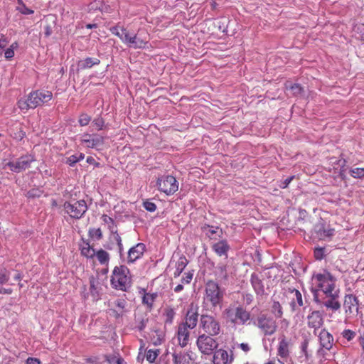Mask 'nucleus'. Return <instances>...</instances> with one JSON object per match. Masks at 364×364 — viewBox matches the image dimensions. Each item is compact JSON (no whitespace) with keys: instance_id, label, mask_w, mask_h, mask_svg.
I'll list each match as a JSON object with an SVG mask.
<instances>
[{"instance_id":"13d9d810","label":"nucleus","mask_w":364,"mask_h":364,"mask_svg":"<svg viewBox=\"0 0 364 364\" xmlns=\"http://www.w3.org/2000/svg\"><path fill=\"white\" fill-rule=\"evenodd\" d=\"M193 279V274L191 272L185 273L183 277L181 282L183 284H189Z\"/></svg>"},{"instance_id":"412c9836","label":"nucleus","mask_w":364,"mask_h":364,"mask_svg":"<svg viewBox=\"0 0 364 364\" xmlns=\"http://www.w3.org/2000/svg\"><path fill=\"white\" fill-rule=\"evenodd\" d=\"M189 329V327L184 324L179 323L178 326L176 337L181 348L186 347L189 342L191 334Z\"/></svg>"},{"instance_id":"603ef678","label":"nucleus","mask_w":364,"mask_h":364,"mask_svg":"<svg viewBox=\"0 0 364 364\" xmlns=\"http://www.w3.org/2000/svg\"><path fill=\"white\" fill-rule=\"evenodd\" d=\"M144 208L149 212H154L156 210V205L154 203L146 200L143 203Z\"/></svg>"},{"instance_id":"2f4dec72","label":"nucleus","mask_w":364,"mask_h":364,"mask_svg":"<svg viewBox=\"0 0 364 364\" xmlns=\"http://www.w3.org/2000/svg\"><path fill=\"white\" fill-rule=\"evenodd\" d=\"M157 296L156 293H145L142 297V303L146 305L149 310H151Z\"/></svg>"},{"instance_id":"39448f33","label":"nucleus","mask_w":364,"mask_h":364,"mask_svg":"<svg viewBox=\"0 0 364 364\" xmlns=\"http://www.w3.org/2000/svg\"><path fill=\"white\" fill-rule=\"evenodd\" d=\"M254 325L257 327L264 336L274 335L278 328L275 319L266 314H259L255 319Z\"/></svg>"},{"instance_id":"4d7b16f0","label":"nucleus","mask_w":364,"mask_h":364,"mask_svg":"<svg viewBox=\"0 0 364 364\" xmlns=\"http://www.w3.org/2000/svg\"><path fill=\"white\" fill-rule=\"evenodd\" d=\"M26 196L28 198H33L36 197H40L41 193L40 191L37 189H31L27 192Z\"/></svg>"},{"instance_id":"5fc2aeb1","label":"nucleus","mask_w":364,"mask_h":364,"mask_svg":"<svg viewBox=\"0 0 364 364\" xmlns=\"http://www.w3.org/2000/svg\"><path fill=\"white\" fill-rule=\"evenodd\" d=\"M314 257L316 259L321 260L324 257V248L318 247L314 250Z\"/></svg>"},{"instance_id":"4be33fe9","label":"nucleus","mask_w":364,"mask_h":364,"mask_svg":"<svg viewBox=\"0 0 364 364\" xmlns=\"http://www.w3.org/2000/svg\"><path fill=\"white\" fill-rule=\"evenodd\" d=\"M211 248L218 256L224 257L225 259H228V251L230 247L226 240H222L213 243Z\"/></svg>"},{"instance_id":"f03ea898","label":"nucleus","mask_w":364,"mask_h":364,"mask_svg":"<svg viewBox=\"0 0 364 364\" xmlns=\"http://www.w3.org/2000/svg\"><path fill=\"white\" fill-rule=\"evenodd\" d=\"M53 98V93L45 90H37L31 92L26 97L19 99L17 102L18 107L23 112L37 107L43 106L50 102Z\"/></svg>"},{"instance_id":"473e14b6","label":"nucleus","mask_w":364,"mask_h":364,"mask_svg":"<svg viewBox=\"0 0 364 364\" xmlns=\"http://www.w3.org/2000/svg\"><path fill=\"white\" fill-rule=\"evenodd\" d=\"M188 259L185 256H181L176 264L175 277H178L188 264Z\"/></svg>"},{"instance_id":"c9c22d12","label":"nucleus","mask_w":364,"mask_h":364,"mask_svg":"<svg viewBox=\"0 0 364 364\" xmlns=\"http://www.w3.org/2000/svg\"><path fill=\"white\" fill-rule=\"evenodd\" d=\"M95 256L101 264H107L109 261V253L102 249L95 252Z\"/></svg>"},{"instance_id":"b1692460","label":"nucleus","mask_w":364,"mask_h":364,"mask_svg":"<svg viewBox=\"0 0 364 364\" xmlns=\"http://www.w3.org/2000/svg\"><path fill=\"white\" fill-rule=\"evenodd\" d=\"M321 346L326 349L330 350L333 344V336L325 328L322 329L318 335Z\"/></svg>"},{"instance_id":"f257e3e1","label":"nucleus","mask_w":364,"mask_h":364,"mask_svg":"<svg viewBox=\"0 0 364 364\" xmlns=\"http://www.w3.org/2000/svg\"><path fill=\"white\" fill-rule=\"evenodd\" d=\"M109 31L112 34L117 36L123 43L130 48L144 49L149 43L150 38L148 33L139 31L137 33L131 34L126 28L120 26L119 23L111 27Z\"/></svg>"},{"instance_id":"ddd939ff","label":"nucleus","mask_w":364,"mask_h":364,"mask_svg":"<svg viewBox=\"0 0 364 364\" xmlns=\"http://www.w3.org/2000/svg\"><path fill=\"white\" fill-rule=\"evenodd\" d=\"M81 144L87 148L100 149L105 143V138L97 134L85 133L82 135Z\"/></svg>"},{"instance_id":"ea45409f","label":"nucleus","mask_w":364,"mask_h":364,"mask_svg":"<svg viewBox=\"0 0 364 364\" xmlns=\"http://www.w3.org/2000/svg\"><path fill=\"white\" fill-rule=\"evenodd\" d=\"M18 6L16 7V10L21 14L24 15L33 14L34 11L26 7L22 0H17Z\"/></svg>"},{"instance_id":"69168bd1","label":"nucleus","mask_w":364,"mask_h":364,"mask_svg":"<svg viewBox=\"0 0 364 364\" xmlns=\"http://www.w3.org/2000/svg\"><path fill=\"white\" fill-rule=\"evenodd\" d=\"M146 321H147V319L146 320H144V319H142L139 325L137 326V328L139 330V331H143L146 326Z\"/></svg>"},{"instance_id":"de8ad7c7","label":"nucleus","mask_w":364,"mask_h":364,"mask_svg":"<svg viewBox=\"0 0 364 364\" xmlns=\"http://www.w3.org/2000/svg\"><path fill=\"white\" fill-rule=\"evenodd\" d=\"M89 236L97 240L102 238V232L100 228H91L89 230Z\"/></svg>"},{"instance_id":"0e129e2a","label":"nucleus","mask_w":364,"mask_h":364,"mask_svg":"<svg viewBox=\"0 0 364 364\" xmlns=\"http://www.w3.org/2000/svg\"><path fill=\"white\" fill-rule=\"evenodd\" d=\"M13 292V289L11 288H0V294H11Z\"/></svg>"},{"instance_id":"7c9ffc66","label":"nucleus","mask_w":364,"mask_h":364,"mask_svg":"<svg viewBox=\"0 0 364 364\" xmlns=\"http://www.w3.org/2000/svg\"><path fill=\"white\" fill-rule=\"evenodd\" d=\"M284 88L286 90H290L291 94L294 96H298L304 91L303 87L299 84H293L289 81L286 82L284 84Z\"/></svg>"},{"instance_id":"052dcab7","label":"nucleus","mask_w":364,"mask_h":364,"mask_svg":"<svg viewBox=\"0 0 364 364\" xmlns=\"http://www.w3.org/2000/svg\"><path fill=\"white\" fill-rule=\"evenodd\" d=\"M77 162H78V160L75 154L70 156L66 161V163L70 166H73Z\"/></svg>"},{"instance_id":"20e7f679","label":"nucleus","mask_w":364,"mask_h":364,"mask_svg":"<svg viewBox=\"0 0 364 364\" xmlns=\"http://www.w3.org/2000/svg\"><path fill=\"white\" fill-rule=\"evenodd\" d=\"M223 298L219 285L214 281H208L205 285L204 304L211 310L220 304Z\"/></svg>"},{"instance_id":"a19ab883","label":"nucleus","mask_w":364,"mask_h":364,"mask_svg":"<svg viewBox=\"0 0 364 364\" xmlns=\"http://www.w3.org/2000/svg\"><path fill=\"white\" fill-rule=\"evenodd\" d=\"M18 47V43L15 41L14 42L9 48L5 50L4 51V57L7 60H11L14 56V50Z\"/></svg>"},{"instance_id":"cd10ccee","label":"nucleus","mask_w":364,"mask_h":364,"mask_svg":"<svg viewBox=\"0 0 364 364\" xmlns=\"http://www.w3.org/2000/svg\"><path fill=\"white\" fill-rule=\"evenodd\" d=\"M289 292L293 295L291 301V306L293 310H295L296 308V302L297 303L299 307L304 305L302 295L301 292L296 289H289Z\"/></svg>"},{"instance_id":"49530a36","label":"nucleus","mask_w":364,"mask_h":364,"mask_svg":"<svg viewBox=\"0 0 364 364\" xmlns=\"http://www.w3.org/2000/svg\"><path fill=\"white\" fill-rule=\"evenodd\" d=\"M350 174L355 178H364V168H354L350 170Z\"/></svg>"},{"instance_id":"dca6fc26","label":"nucleus","mask_w":364,"mask_h":364,"mask_svg":"<svg viewBox=\"0 0 364 364\" xmlns=\"http://www.w3.org/2000/svg\"><path fill=\"white\" fill-rule=\"evenodd\" d=\"M324 323L323 314L320 311H313L307 316V326L314 329L316 333V330L319 329Z\"/></svg>"},{"instance_id":"bb28decb","label":"nucleus","mask_w":364,"mask_h":364,"mask_svg":"<svg viewBox=\"0 0 364 364\" xmlns=\"http://www.w3.org/2000/svg\"><path fill=\"white\" fill-rule=\"evenodd\" d=\"M80 250L81 255L87 258H93L95 255V249L90 246L88 242L85 240H82L80 244Z\"/></svg>"},{"instance_id":"7ed1b4c3","label":"nucleus","mask_w":364,"mask_h":364,"mask_svg":"<svg viewBox=\"0 0 364 364\" xmlns=\"http://www.w3.org/2000/svg\"><path fill=\"white\" fill-rule=\"evenodd\" d=\"M110 282L112 288L126 291L132 284V277L128 267L124 265L115 267L112 271Z\"/></svg>"},{"instance_id":"1a4fd4ad","label":"nucleus","mask_w":364,"mask_h":364,"mask_svg":"<svg viewBox=\"0 0 364 364\" xmlns=\"http://www.w3.org/2000/svg\"><path fill=\"white\" fill-rule=\"evenodd\" d=\"M196 345L201 353L208 355H211L218 346L217 341L212 336L205 333L198 337Z\"/></svg>"},{"instance_id":"8fccbe9b","label":"nucleus","mask_w":364,"mask_h":364,"mask_svg":"<svg viewBox=\"0 0 364 364\" xmlns=\"http://www.w3.org/2000/svg\"><path fill=\"white\" fill-rule=\"evenodd\" d=\"M91 121V117L86 113H82L79 117L78 122L80 126H87Z\"/></svg>"},{"instance_id":"3c124183","label":"nucleus","mask_w":364,"mask_h":364,"mask_svg":"<svg viewBox=\"0 0 364 364\" xmlns=\"http://www.w3.org/2000/svg\"><path fill=\"white\" fill-rule=\"evenodd\" d=\"M355 332L350 329H345L342 332L343 337L348 341L353 340L355 338Z\"/></svg>"},{"instance_id":"864d4df0","label":"nucleus","mask_w":364,"mask_h":364,"mask_svg":"<svg viewBox=\"0 0 364 364\" xmlns=\"http://www.w3.org/2000/svg\"><path fill=\"white\" fill-rule=\"evenodd\" d=\"M9 43L8 38L4 34H0V53L1 54Z\"/></svg>"},{"instance_id":"5701e85b","label":"nucleus","mask_w":364,"mask_h":364,"mask_svg":"<svg viewBox=\"0 0 364 364\" xmlns=\"http://www.w3.org/2000/svg\"><path fill=\"white\" fill-rule=\"evenodd\" d=\"M251 318L250 312L247 311L242 306L236 307L235 311V324L245 325Z\"/></svg>"},{"instance_id":"c85d7f7f","label":"nucleus","mask_w":364,"mask_h":364,"mask_svg":"<svg viewBox=\"0 0 364 364\" xmlns=\"http://www.w3.org/2000/svg\"><path fill=\"white\" fill-rule=\"evenodd\" d=\"M100 63V59L97 58H86L85 59L79 61L78 67L82 70L91 68L94 65H97Z\"/></svg>"},{"instance_id":"72a5a7b5","label":"nucleus","mask_w":364,"mask_h":364,"mask_svg":"<svg viewBox=\"0 0 364 364\" xmlns=\"http://www.w3.org/2000/svg\"><path fill=\"white\" fill-rule=\"evenodd\" d=\"M251 283L257 294H262L264 292L262 282L257 276L255 274L252 275Z\"/></svg>"},{"instance_id":"aec40b11","label":"nucleus","mask_w":364,"mask_h":364,"mask_svg":"<svg viewBox=\"0 0 364 364\" xmlns=\"http://www.w3.org/2000/svg\"><path fill=\"white\" fill-rule=\"evenodd\" d=\"M173 364H191L193 358L189 352L176 348L172 353Z\"/></svg>"},{"instance_id":"e2e57ef3","label":"nucleus","mask_w":364,"mask_h":364,"mask_svg":"<svg viewBox=\"0 0 364 364\" xmlns=\"http://www.w3.org/2000/svg\"><path fill=\"white\" fill-rule=\"evenodd\" d=\"M26 364H41V361L36 358H28L26 361Z\"/></svg>"},{"instance_id":"4468645a","label":"nucleus","mask_w":364,"mask_h":364,"mask_svg":"<svg viewBox=\"0 0 364 364\" xmlns=\"http://www.w3.org/2000/svg\"><path fill=\"white\" fill-rule=\"evenodd\" d=\"M198 306L196 304L192 302L188 306V310L185 315L184 321L181 324L189 327L190 329H193L196 327L198 321Z\"/></svg>"},{"instance_id":"09e8293b","label":"nucleus","mask_w":364,"mask_h":364,"mask_svg":"<svg viewBox=\"0 0 364 364\" xmlns=\"http://www.w3.org/2000/svg\"><path fill=\"white\" fill-rule=\"evenodd\" d=\"M93 127H95V129L100 131L103 129V127L105 126V120L103 118L99 117L95 119L92 122Z\"/></svg>"},{"instance_id":"680f3d73","label":"nucleus","mask_w":364,"mask_h":364,"mask_svg":"<svg viewBox=\"0 0 364 364\" xmlns=\"http://www.w3.org/2000/svg\"><path fill=\"white\" fill-rule=\"evenodd\" d=\"M114 239L117 243V245L119 247V251L120 253H122L124 248H123V245H122L121 237L117 233H116V235H114Z\"/></svg>"},{"instance_id":"79ce46f5","label":"nucleus","mask_w":364,"mask_h":364,"mask_svg":"<svg viewBox=\"0 0 364 364\" xmlns=\"http://www.w3.org/2000/svg\"><path fill=\"white\" fill-rule=\"evenodd\" d=\"M10 279V272L6 268L0 269V286L7 284Z\"/></svg>"},{"instance_id":"f3484780","label":"nucleus","mask_w":364,"mask_h":364,"mask_svg":"<svg viewBox=\"0 0 364 364\" xmlns=\"http://www.w3.org/2000/svg\"><path fill=\"white\" fill-rule=\"evenodd\" d=\"M291 339L284 334H282L279 338L277 346V355L284 360H287L290 354Z\"/></svg>"},{"instance_id":"9d476101","label":"nucleus","mask_w":364,"mask_h":364,"mask_svg":"<svg viewBox=\"0 0 364 364\" xmlns=\"http://www.w3.org/2000/svg\"><path fill=\"white\" fill-rule=\"evenodd\" d=\"M63 207L65 212L75 219L81 218L87 210V205L84 200L65 202Z\"/></svg>"},{"instance_id":"6e6d98bb","label":"nucleus","mask_w":364,"mask_h":364,"mask_svg":"<svg viewBox=\"0 0 364 364\" xmlns=\"http://www.w3.org/2000/svg\"><path fill=\"white\" fill-rule=\"evenodd\" d=\"M44 34L46 37L50 36L53 33V26L50 23L46 21V24L44 25Z\"/></svg>"},{"instance_id":"6e6552de","label":"nucleus","mask_w":364,"mask_h":364,"mask_svg":"<svg viewBox=\"0 0 364 364\" xmlns=\"http://www.w3.org/2000/svg\"><path fill=\"white\" fill-rule=\"evenodd\" d=\"M200 328L205 332V334L215 336L220 332V325L219 321L213 316L203 314L200 316Z\"/></svg>"},{"instance_id":"c03bdc74","label":"nucleus","mask_w":364,"mask_h":364,"mask_svg":"<svg viewBox=\"0 0 364 364\" xmlns=\"http://www.w3.org/2000/svg\"><path fill=\"white\" fill-rule=\"evenodd\" d=\"M227 268H228L227 262L219 263L216 268L220 277H221L224 279H227V278H228Z\"/></svg>"},{"instance_id":"c756f323","label":"nucleus","mask_w":364,"mask_h":364,"mask_svg":"<svg viewBox=\"0 0 364 364\" xmlns=\"http://www.w3.org/2000/svg\"><path fill=\"white\" fill-rule=\"evenodd\" d=\"M113 305L117 309H113V315L115 318H119L122 316L124 313V309L126 306V301L122 299H117L113 302Z\"/></svg>"},{"instance_id":"9b49d317","label":"nucleus","mask_w":364,"mask_h":364,"mask_svg":"<svg viewBox=\"0 0 364 364\" xmlns=\"http://www.w3.org/2000/svg\"><path fill=\"white\" fill-rule=\"evenodd\" d=\"M158 188L166 195H172L178 189V183L175 177L172 176H163L158 178Z\"/></svg>"},{"instance_id":"a211bd4d","label":"nucleus","mask_w":364,"mask_h":364,"mask_svg":"<svg viewBox=\"0 0 364 364\" xmlns=\"http://www.w3.org/2000/svg\"><path fill=\"white\" fill-rule=\"evenodd\" d=\"M234 360L233 354H229L227 350L220 348L215 351L213 355L214 364H231Z\"/></svg>"},{"instance_id":"a878e982","label":"nucleus","mask_w":364,"mask_h":364,"mask_svg":"<svg viewBox=\"0 0 364 364\" xmlns=\"http://www.w3.org/2000/svg\"><path fill=\"white\" fill-rule=\"evenodd\" d=\"M326 296L328 298L323 302V305L326 308L333 311H337L341 308V304L337 299L338 296L336 291L332 292L331 294H326Z\"/></svg>"},{"instance_id":"2eb2a0df","label":"nucleus","mask_w":364,"mask_h":364,"mask_svg":"<svg viewBox=\"0 0 364 364\" xmlns=\"http://www.w3.org/2000/svg\"><path fill=\"white\" fill-rule=\"evenodd\" d=\"M343 307L346 314L356 316L359 310V301L358 298L353 294L346 295Z\"/></svg>"},{"instance_id":"423d86ee","label":"nucleus","mask_w":364,"mask_h":364,"mask_svg":"<svg viewBox=\"0 0 364 364\" xmlns=\"http://www.w3.org/2000/svg\"><path fill=\"white\" fill-rule=\"evenodd\" d=\"M313 279L316 281L318 289L325 295L333 292L336 287L335 279L329 272L314 274Z\"/></svg>"},{"instance_id":"e433bc0d","label":"nucleus","mask_w":364,"mask_h":364,"mask_svg":"<svg viewBox=\"0 0 364 364\" xmlns=\"http://www.w3.org/2000/svg\"><path fill=\"white\" fill-rule=\"evenodd\" d=\"M271 312L277 318H280L283 316V309L280 303L277 301H273L271 306Z\"/></svg>"},{"instance_id":"4c0bfd02","label":"nucleus","mask_w":364,"mask_h":364,"mask_svg":"<svg viewBox=\"0 0 364 364\" xmlns=\"http://www.w3.org/2000/svg\"><path fill=\"white\" fill-rule=\"evenodd\" d=\"M160 353L159 349H149L146 353V359L150 363H154Z\"/></svg>"},{"instance_id":"58836bf2","label":"nucleus","mask_w":364,"mask_h":364,"mask_svg":"<svg viewBox=\"0 0 364 364\" xmlns=\"http://www.w3.org/2000/svg\"><path fill=\"white\" fill-rule=\"evenodd\" d=\"M356 38L364 41V24L358 23L353 28Z\"/></svg>"},{"instance_id":"f704fd0d","label":"nucleus","mask_w":364,"mask_h":364,"mask_svg":"<svg viewBox=\"0 0 364 364\" xmlns=\"http://www.w3.org/2000/svg\"><path fill=\"white\" fill-rule=\"evenodd\" d=\"M235 311L236 307H229L224 310L223 315L227 321L235 325Z\"/></svg>"},{"instance_id":"393cba45","label":"nucleus","mask_w":364,"mask_h":364,"mask_svg":"<svg viewBox=\"0 0 364 364\" xmlns=\"http://www.w3.org/2000/svg\"><path fill=\"white\" fill-rule=\"evenodd\" d=\"M176 312V309L172 306H166L162 311V318L164 326H171L173 323Z\"/></svg>"},{"instance_id":"bf43d9fd","label":"nucleus","mask_w":364,"mask_h":364,"mask_svg":"<svg viewBox=\"0 0 364 364\" xmlns=\"http://www.w3.org/2000/svg\"><path fill=\"white\" fill-rule=\"evenodd\" d=\"M295 178V176H291L289 178H287V179H285L280 185H279V187L281 188H287L288 187V186L289 185V183L294 180V178Z\"/></svg>"},{"instance_id":"338daca9","label":"nucleus","mask_w":364,"mask_h":364,"mask_svg":"<svg viewBox=\"0 0 364 364\" xmlns=\"http://www.w3.org/2000/svg\"><path fill=\"white\" fill-rule=\"evenodd\" d=\"M240 348L245 352H248L250 350V348L247 343H240Z\"/></svg>"},{"instance_id":"37998d69","label":"nucleus","mask_w":364,"mask_h":364,"mask_svg":"<svg viewBox=\"0 0 364 364\" xmlns=\"http://www.w3.org/2000/svg\"><path fill=\"white\" fill-rule=\"evenodd\" d=\"M105 358L109 364H122L124 361L123 358L115 355H105Z\"/></svg>"},{"instance_id":"a18cd8bd","label":"nucleus","mask_w":364,"mask_h":364,"mask_svg":"<svg viewBox=\"0 0 364 364\" xmlns=\"http://www.w3.org/2000/svg\"><path fill=\"white\" fill-rule=\"evenodd\" d=\"M101 219L102 220L105 224L107 225L109 230L111 232H114L115 226L114 220L105 214H103L102 215Z\"/></svg>"},{"instance_id":"0eeeda50","label":"nucleus","mask_w":364,"mask_h":364,"mask_svg":"<svg viewBox=\"0 0 364 364\" xmlns=\"http://www.w3.org/2000/svg\"><path fill=\"white\" fill-rule=\"evenodd\" d=\"M34 157L31 155H24L16 161H4L2 163V168L6 169L7 167L12 172L19 173L31 166V164L34 161Z\"/></svg>"},{"instance_id":"774afa93","label":"nucleus","mask_w":364,"mask_h":364,"mask_svg":"<svg viewBox=\"0 0 364 364\" xmlns=\"http://www.w3.org/2000/svg\"><path fill=\"white\" fill-rule=\"evenodd\" d=\"M252 298L253 296L252 294H247L246 296L245 297L246 303L247 304H251V302L252 301Z\"/></svg>"},{"instance_id":"6ab92c4d","label":"nucleus","mask_w":364,"mask_h":364,"mask_svg":"<svg viewBox=\"0 0 364 364\" xmlns=\"http://www.w3.org/2000/svg\"><path fill=\"white\" fill-rule=\"evenodd\" d=\"M145 251L146 245L144 243H137L129 250L127 262L129 264L134 263L144 255Z\"/></svg>"},{"instance_id":"f8f14e48","label":"nucleus","mask_w":364,"mask_h":364,"mask_svg":"<svg viewBox=\"0 0 364 364\" xmlns=\"http://www.w3.org/2000/svg\"><path fill=\"white\" fill-rule=\"evenodd\" d=\"M90 282V294L84 292L83 298L87 299L89 296H91L93 301H98L100 299L102 291V283L97 277L91 276L89 278Z\"/></svg>"}]
</instances>
